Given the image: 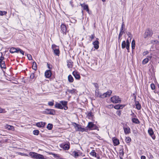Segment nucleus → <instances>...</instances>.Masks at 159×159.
<instances>
[{
  "label": "nucleus",
  "instance_id": "f257e3e1",
  "mask_svg": "<svg viewBox=\"0 0 159 159\" xmlns=\"http://www.w3.org/2000/svg\"><path fill=\"white\" fill-rule=\"evenodd\" d=\"M73 125L76 131L83 132L84 131L86 132L88 130L87 127H85V128H82L81 127V125L77 124L75 123H73Z\"/></svg>",
  "mask_w": 159,
  "mask_h": 159
},
{
  "label": "nucleus",
  "instance_id": "f03ea898",
  "mask_svg": "<svg viewBox=\"0 0 159 159\" xmlns=\"http://www.w3.org/2000/svg\"><path fill=\"white\" fill-rule=\"evenodd\" d=\"M52 48L53 50L54 54L56 56H59L60 54L59 47L54 44L52 45Z\"/></svg>",
  "mask_w": 159,
  "mask_h": 159
},
{
  "label": "nucleus",
  "instance_id": "7ed1b4c3",
  "mask_svg": "<svg viewBox=\"0 0 159 159\" xmlns=\"http://www.w3.org/2000/svg\"><path fill=\"white\" fill-rule=\"evenodd\" d=\"M43 113L45 114L53 115L55 114L56 112L54 109H46L43 111Z\"/></svg>",
  "mask_w": 159,
  "mask_h": 159
},
{
  "label": "nucleus",
  "instance_id": "20e7f679",
  "mask_svg": "<svg viewBox=\"0 0 159 159\" xmlns=\"http://www.w3.org/2000/svg\"><path fill=\"white\" fill-rule=\"evenodd\" d=\"M153 34V32L152 30L150 29H148L145 31L143 35V37L146 39L148 37H151Z\"/></svg>",
  "mask_w": 159,
  "mask_h": 159
},
{
  "label": "nucleus",
  "instance_id": "39448f33",
  "mask_svg": "<svg viewBox=\"0 0 159 159\" xmlns=\"http://www.w3.org/2000/svg\"><path fill=\"white\" fill-rule=\"evenodd\" d=\"M86 127H87V129L89 130L97 129L98 128L92 122H89Z\"/></svg>",
  "mask_w": 159,
  "mask_h": 159
},
{
  "label": "nucleus",
  "instance_id": "423d86ee",
  "mask_svg": "<svg viewBox=\"0 0 159 159\" xmlns=\"http://www.w3.org/2000/svg\"><path fill=\"white\" fill-rule=\"evenodd\" d=\"M111 101L113 103H120L121 100L119 96H114L111 98Z\"/></svg>",
  "mask_w": 159,
  "mask_h": 159
},
{
  "label": "nucleus",
  "instance_id": "0eeeda50",
  "mask_svg": "<svg viewBox=\"0 0 159 159\" xmlns=\"http://www.w3.org/2000/svg\"><path fill=\"white\" fill-rule=\"evenodd\" d=\"M60 147L65 150H68L70 148V144L69 142L67 143H63L60 145Z\"/></svg>",
  "mask_w": 159,
  "mask_h": 159
},
{
  "label": "nucleus",
  "instance_id": "6e6552de",
  "mask_svg": "<svg viewBox=\"0 0 159 159\" xmlns=\"http://www.w3.org/2000/svg\"><path fill=\"white\" fill-rule=\"evenodd\" d=\"M148 133L149 135L152 138V139L154 140L156 139V136L154 134V132L152 128H149L148 130Z\"/></svg>",
  "mask_w": 159,
  "mask_h": 159
},
{
  "label": "nucleus",
  "instance_id": "1a4fd4ad",
  "mask_svg": "<svg viewBox=\"0 0 159 159\" xmlns=\"http://www.w3.org/2000/svg\"><path fill=\"white\" fill-rule=\"evenodd\" d=\"M60 102L61 103L62 105L63 109L64 110H66L68 109V107L67 106L68 102L66 101H61Z\"/></svg>",
  "mask_w": 159,
  "mask_h": 159
},
{
  "label": "nucleus",
  "instance_id": "9d476101",
  "mask_svg": "<svg viewBox=\"0 0 159 159\" xmlns=\"http://www.w3.org/2000/svg\"><path fill=\"white\" fill-rule=\"evenodd\" d=\"M61 31L63 34H66L67 33V30L66 27L64 24H62L61 26Z\"/></svg>",
  "mask_w": 159,
  "mask_h": 159
},
{
  "label": "nucleus",
  "instance_id": "9b49d317",
  "mask_svg": "<svg viewBox=\"0 0 159 159\" xmlns=\"http://www.w3.org/2000/svg\"><path fill=\"white\" fill-rule=\"evenodd\" d=\"M72 75L74 76L76 80H80V73L77 71H74L72 72Z\"/></svg>",
  "mask_w": 159,
  "mask_h": 159
},
{
  "label": "nucleus",
  "instance_id": "f8f14e48",
  "mask_svg": "<svg viewBox=\"0 0 159 159\" xmlns=\"http://www.w3.org/2000/svg\"><path fill=\"white\" fill-rule=\"evenodd\" d=\"M112 93L111 90L107 91V92L105 93L102 94V98H104L108 97H109Z\"/></svg>",
  "mask_w": 159,
  "mask_h": 159
},
{
  "label": "nucleus",
  "instance_id": "ddd939ff",
  "mask_svg": "<svg viewBox=\"0 0 159 159\" xmlns=\"http://www.w3.org/2000/svg\"><path fill=\"white\" fill-rule=\"evenodd\" d=\"M52 75V72L50 70H47L45 73V75L46 78H49Z\"/></svg>",
  "mask_w": 159,
  "mask_h": 159
},
{
  "label": "nucleus",
  "instance_id": "4468645a",
  "mask_svg": "<svg viewBox=\"0 0 159 159\" xmlns=\"http://www.w3.org/2000/svg\"><path fill=\"white\" fill-rule=\"evenodd\" d=\"M46 124V123L43 122H40L37 123L36 125L39 128L44 127Z\"/></svg>",
  "mask_w": 159,
  "mask_h": 159
},
{
  "label": "nucleus",
  "instance_id": "2eb2a0df",
  "mask_svg": "<svg viewBox=\"0 0 159 159\" xmlns=\"http://www.w3.org/2000/svg\"><path fill=\"white\" fill-rule=\"evenodd\" d=\"M112 140L114 146H116L120 144L119 140L118 139L113 138Z\"/></svg>",
  "mask_w": 159,
  "mask_h": 159
},
{
  "label": "nucleus",
  "instance_id": "dca6fc26",
  "mask_svg": "<svg viewBox=\"0 0 159 159\" xmlns=\"http://www.w3.org/2000/svg\"><path fill=\"white\" fill-rule=\"evenodd\" d=\"M80 5L83 8L84 10L89 12V7L87 5L85 4V3H83V4H80Z\"/></svg>",
  "mask_w": 159,
  "mask_h": 159
},
{
  "label": "nucleus",
  "instance_id": "f3484780",
  "mask_svg": "<svg viewBox=\"0 0 159 159\" xmlns=\"http://www.w3.org/2000/svg\"><path fill=\"white\" fill-rule=\"evenodd\" d=\"M55 108L60 109H63V108L62 107V106L61 105V103H58L57 102H56L55 105Z\"/></svg>",
  "mask_w": 159,
  "mask_h": 159
},
{
  "label": "nucleus",
  "instance_id": "a211bd4d",
  "mask_svg": "<svg viewBox=\"0 0 159 159\" xmlns=\"http://www.w3.org/2000/svg\"><path fill=\"white\" fill-rule=\"evenodd\" d=\"M99 42L98 40L95 41L93 43V44L94 45V47L95 49H97L99 48Z\"/></svg>",
  "mask_w": 159,
  "mask_h": 159
},
{
  "label": "nucleus",
  "instance_id": "6ab92c4d",
  "mask_svg": "<svg viewBox=\"0 0 159 159\" xmlns=\"http://www.w3.org/2000/svg\"><path fill=\"white\" fill-rule=\"evenodd\" d=\"M124 132L125 134H128L130 133V129L129 127H123Z\"/></svg>",
  "mask_w": 159,
  "mask_h": 159
},
{
  "label": "nucleus",
  "instance_id": "aec40b11",
  "mask_svg": "<svg viewBox=\"0 0 159 159\" xmlns=\"http://www.w3.org/2000/svg\"><path fill=\"white\" fill-rule=\"evenodd\" d=\"M95 95L98 97H99L100 98H102V94L99 91V90H96L95 91Z\"/></svg>",
  "mask_w": 159,
  "mask_h": 159
},
{
  "label": "nucleus",
  "instance_id": "412c9836",
  "mask_svg": "<svg viewBox=\"0 0 159 159\" xmlns=\"http://www.w3.org/2000/svg\"><path fill=\"white\" fill-rule=\"evenodd\" d=\"M35 159H44V158L43 155H42L36 153L35 155Z\"/></svg>",
  "mask_w": 159,
  "mask_h": 159
},
{
  "label": "nucleus",
  "instance_id": "4be33fe9",
  "mask_svg": "<svg viewBox=\"0 0 159 159\" xmlns=\"http://www.w3.org/2000/svg\"><path fill=\"white\" fill-rule=\"evenodd\" d=\"M135 105L136 106V108L138 110H140L141 109V105L138 101H135Z\"/></svg>",
  "mask_w": 159,
  "mask_h": 159
},
{
  "label": "nucleus",
  "instance_id": "5701e85b",
  "mask_svg": "<svg viewBox=\"0 0 159 159\" xmlns=\"http://www.w3.org/2000/svg\"><path fill=\"white\" fill-rule=\"evenodd\" d=\"M5 129H8L10 130H14V127L12 125H6L5 126Z\"/></svg>",
  "mask_w": 159,
  "mask_h": 159
},
{
  "label": "nucleus",
  "instance_id": "b1692460",
  "mask_svg": "<svg viewBox=\"0 0 159 159\" xmlns=\"http://www.w3.org/2000/svg\"><path fill=\"white\" fill-rule=\"evenodd\" d=\"M67 66L69 68H71L73 66V62L71 60H70L67 61Z\"/></svg>",
  "mask_w": 159,
  "mask_h": 159
},
{
  "label": "nucleus",
  "instance_id": "393cba45",
  "mask_svg": "<svg viewBox=\"0 0 159 159\" xmlns=\"http://www.w3.org/2000/svg\"><path fill=\"white\" fill-rule=\"evenodd\" d=\"M131 120L132 122L136 124H139L140 123L139 121L136 117L132 118Z\"/></svg>",
  "mask_w": 159,
  "mask_h": 159
},
{
  "label": "nucleus",
  "instance_id": "a878e982",
  "mask_svg": "<svg viewBox=\"0 0 159 159\" xmlns=\"http://www.w3.org/2000/svg\"><path fill=\"white\" fill-rule=\"evenodd\" d=\"M36 152H30L29 154V156L31 158L35 159Z\"/></svg>",
  "mask_w": 159,
  "mask_h": 159
},
{
  "label": "nucleus",
  "instance_id": "bb28decb",
  "mask_svg": "<svg viewBox=\"0 0 159 159\" xmlns=\"http://www.w3.org/2000/svg\"><path fill=\"white\" fill-rule=\"evenodd\" d=\"M68 79L69 82L70 83H72L74 81V78L71 75H69L68 77Z\"/></svg>",
  "mask_w": 159,
  "mask_h": 159
},
{
  "label": "nucleus",
  "instance_id": "cd10ccee",
  "mask_svg": "<svg viewBox=\"0 0 159 159\" xmlns=\"http://www.w3.org/2000/svg\"><path fill=\"white\" fill-rule=\"evenodd\" d=\"M125 25L124 24V22H123L122 24L121 28L120 29V33H124V28Z\"/></svg>",
  "mask_w": 159,
  "mask_h": 159
},
{
  "label": "nucleus",
  "instance_id": "c85d7f7f",
  "mask_svg": "<svg viewBox=\"0 0 159 159\" xmlns=\"http://www.w3.org/2000/svg\"><path fill=\"white\" fill-rule=\"evenodd\" d=\"M124 154L123 149H120L119 150V157H123Z\"/></svg>",
  "mask_w": 159,
  "mask_h": 159
},
{
  "label": "nucleus",
  "instance_id": "c756f323",
  "mask_svg": "<svg viewBox=\"0 0 159 159\" xmlns=\"http://www.w3.org/2000/svg\"><path fill=\"white\" fill-rule=\"evenodd\" d=\"M32 69L35 71L37 69V64L35 62H33V65L32 66Z\"/></svg>",
  "mask_w": 159,
  "mask_h": 159
},
{
  "label": "nucleus",
  "instance_id": "7c9ffc66",
  "mask_svg": "<svg viewBox=\"0 0 159 159\" xmlns=\"http://www.w3.org/2000/svg\"><path fill=\"white\" fill-rule=\"evenodd\" d=\"M135 41L133 39L131 42V48L132 51L135 48Z\"/></svg>",
  "mask_w": 159,
  "mask_h": 159
},
{
  "label": "nucleus",
  "instance_id": "2f4dec72",
  "mask_svg": "<svg viewBox=\"0 0 159 159\" xmlns=\"http://www.w3.org/2000/svg\"><path fill=\"white\" fill-rule=\"evenodd\" d=\"M17 51V50L16 49V48H11L10 49V52L11 53H14V52H16V51Z\"/></svg>",
  "mask_w": 159,
  "mask_h": 159
},
{
  "label": "nucleus",
  "instance_id": "473e14b6",
  "mask_svg": "<svg viewBox=\"0 0 159 159\" xmlns=\"http://www.w3.org/2000/svg\"><path fill=\"white\" fill-rule=\"evenodd\" d=\"M72 154L75 157L79 156L78 152L75 151L72 152Z\"/></svg>",
  "mask_w": 159,
  "mask_h": 159
},
{
  "label": "nucleus",
  "instance_id": "72a5a7b5",
  "mask_svg": "<svg viewBox=\"0 0 159 159\" xmlns=\"http://www.w3.org/2000/svg\"><path fill=\"white\" fill-rule=\"evenodd\" d=\"M53 127V125L52 124L49 123L47 127V128L48 129V130H51Z\"/></svg>",
  "mask_w": 159,
  "mask_h": 159
},
{
  "label": "nucleus",
  "instance_id": "f704fd0d",
  "mask_svg": "<svg viewBox=\"0 0 159 159\" xmlns=\"http://www.w3.org/2000/svg\"><path fill=\"white\" fill-rule=\"evenodd\" d=\"M126 44L125 42V41H123L122 43L121 44V48L122 49H124L126 47Z\"/></svg>",
  "mask_w": 159,
  "mask_h": 159
},
{
  "label": "nucleus",
  "instance_id": "c9c22d12",
  "mask_svg": "<svg viewBox=\"0 0 159 159\" xmlns=\"http://www.w3.org/2000/svg\"><path fill=\"white\" fill-rule=\"evenodd\" d=\"M149 60V59L148 58L144 59L142 61V64H145L147 63L148 62Z\"/></svg>",
  "mask_w": 159,
  "mask_h": 159
},
{
  "label": "nucleus",
  "instance_id": "e433bc0d",
  "mask_svg": "<svg viewBox=\"0 0 159 159\" xmlns=\"http://www.w3.org/2000/svg\"><path fill=\"white\" fill-rule=\"evenodd\" d=\"M39 130H34L33 131V134L34 135H37L39 134Z\"/></svg>",
  "mask_w": 159,
  "mask_h": 159
},
{
  "label": "nucleus",
  "instance_id": "4c0bfd02",
  "mask_svg": "<svg viewBox=\"0 0 159 159\" xmlns=\"http://www.w3.org/2000/svg\"><path fill=\"white\" fill-rule=\"evenodd\" d=\"M90 154L92 156H93L96 157V153L95 152V151L93 150L90 153Z\"/></svg>",
  "mask_w": 159,
  "mask_h": 159
},
{
  "label": "nucleus",
  "instance_id": "58836bf2",
  "mask_svg": "<svg viewBox=\"0 0 159 159\" xmlns=\"http://www.w3.org/2000/svg\"><path fill=\"white\" fill-rule=\"evenodd\" d=\"M123 33H120L119 35V38L118 39V42L120 43L121 41V37Z\"/></svg>",
  "mask_w": 159,
  "mask_h": 159
},
{
  "label": "nucleus",
  "instance_id": "ea45409f",
  "mask_svg": "<svg viewBox=\"0 0 159 159\" xmlns=\"http://www.w3.org/2000/svg\"><path fill=\"white\" fill-rule=\"evenodd\" d=\"M125 141L127 143H129L131 141V139L129 137H127L126 138Z\"/></svg>",
  "mask_w": 159,
  "mask_h": 159
},
{
  "label": "nucleus",
  "instance_id": "a19ab883",
  "mask_svg": "<svg viewBox=\"0 0 159 159\" xmlns=\"http://www.w3.org/2000/svg\"><path fill=\"white\" fill-rule=\"evenodd\" d=\"M96 88V90H98L99 89L98 84L97 83H92Z\"/></svg>",
  "mask_w": 159,
  "mask_h": 159
},
{
  "label": "nucleus",
  "instance_id": "79ce46f5",
  "mask_svg": "<svg viewBox=\"0 0 159 159\" xmlns=\"http://www.w3.org/2000/svg\"><path fill=\"white\" fill-rule=\"evenodd\" d=\"M7 12L5 11H0V15L1 16H3L4 15H6L7 14Z\"/></svg>",
  "mask_w": 159,
  "mask_h": 159
},
{
  "label": "nucleus",
  "instance_id": "37998d69",
  "mask_svg": "<svg viewBox=\"0 0 159 159\" xmlns=\"http://www.w3.org/2000/svg\"><path fill=\"white\" fill-rule=\"evenodd\" d=\"M87 116L89 117H90L91 118H93V115L92 114V113L91 112H89L88 114H87Z\"/></svg>",
  "mask_w": 159,
  "mask_h": 159
},
{
  "label": "nucleus",
  "instance_id": "c03bdc74",
  "mask_svg": "<svg viewBox=\"0 0 159 159\" xmlns=\"http://www.w3.org/2000/svg\"><path fill=\"white\" fill-rule=\"evenodd\" d=\"M34 73H31L30 75V78L32 79H33L34 78Z\"/></svg>",
  "mask_w": 159,
  "mask_h": 159
},
{
  "label": "nucleus",
  "instance_id": "a18cd8bd",
  "mask_svg": "<svg viewBox=\"0 0 159 159\" xmlns=\"http://www.w3.org/2000/svg\"><path fill=\"white\" fill-rule=\"evenodd\" d=\"M54 101L53 100L52 101L49 102H48V105L49 106H52L54 105Z\"/></svg>",
  "mask_w": 159,
  "mask_h": 159
},
{
  "label": "nucleus",
  "instance_id": "49530a36",
  "mask_svg": "<svg viewBox=\"0 0 159 159\" xmlns=\"http://www.w3.org/2000/svg\"><path fill=\"white\" fill-rule=\"evenodd\" d=\"M67 91L68 92H69V93H74L75 92V90L74 89H71V90L68 89L67 90Z\"/></svg>",
  "mask_w": 159,
  "mask_h": 159
},
{
  "label": "nucleus",
  "instance_id": "de8ad7c7",
  "mask_svg": "<svg viewBox=\"0 0 159 159\" xmlns=\"http://www.w3.org/2000/svg\"><path fill=\"white\" fill-rule=\"evenodd\" d=\"M131 113L130 114V116H132V118L137 117V116L132 111H131Z\"/></svg>",
  "mask_w": 159,
  "mask_h": 159
},
{
  "label": "nucleus",
  "instance_id": "09e8293b",
  "mask_svg": "<svg viewBox=\"0 0 159 159\" xmlns=\"http://www.w3.org/2000/svg\"><path fill=\"white\" fill-rule=\"evenodd\" d=\"M27 57H28V59L30 60H31L32 59V58L31 56V55L30 54H27Z\"/></svg>",
  "mask_w": 159,
  "mask_h": 159
},
{
  "label": "nucleus",
  "instance_id": "8fccbe9b",
  "mask_svg": "<svg viewBox=\"0 0 159 159\" xmlns=\"http://www.w3.org/2000/svg\"><path fill=\"white\" fill-rule=\"evenodd\" d=\"M4 59V57L2 56H2L0 57V63H2V61H3V60Z\"/></svg>",
  "mask_w": 159,
  "mask_h": 159
},
{
  "label": "nucleus",
  "instance_id": "3c124183",
  "mask_svg": "<svg viewBox=\"0 0 159 159\" xmlns=\"http://www.w3.org/2000/svg\"><path fill=\"white\" fill-rule=\"evenodd\" d=\"M0 66L2 69H6V68L5 64H1Z\"/></svg>",
  "mask_w": 159,
  "mask_h": 159
},
{
  "label": "nucleus",
  "instance_id": "603ef678",
  "mask_svg": "<svg viewBox=\"0 0 159 159\" xmlns=\"http://www.w3.org/2000/svg\"><path fill=\"white\" fill-rule=\"evenodd\" d=\"M151 87L152 90H154L155 89V86L154 84H151Z\"/></svg>",
  "mask_w": 159,
  "mask_h": 159
},
{
  "label": "nucleus",
  "instance_id": "864d4df0",
  "mask_svg": "<svg viewBox=\"0 0 159 159\" xmlns=\"http://www.w3.org/2000/svg\"><path fill=\"white\" fill-rule=\"evenodd\" d=\"M114 108L116 109H120V107L119 106V105H117L114 106Z\"/></svg>",
  "mask_w": 159,
  "mask_h": 159
},
{
  "label": "nucleus",
  "instance_id": "5fc2aeb1",
  "mask_svg": "<svg viewBox=\"0 0 159 159\" xmlns=\"http://www.w3.org/2000/svg\"><path fill=\"white\" fill-rule=\"evenodd\" d=\"M5 111L4 109L0 107V113H4L5 112Z\"/></svg>",
  "mask_w": 159,
  "mask_h": 159
},
{
  "label": "nucleus",
  "instance_id": "6e6d98bb",
  "mask_svg": "<svg viewBox=\"0 0 159 159\" xmlns=\"http://www.w3.org/2000/svg\"><path fill=\"white\" fill-rule=\"evenodd\" d=\"M70 4L71 6L72 7H74V4H73V2L72 0H71L70 2Z\"/></svg>",
  "mask_w": 159,
  "mask_h": 159
},
{
  "label": "nucleus",
  "instance_id": "4d7b16f0",
  "mask_svg": "<svg viewBox=\"0 0 159 159\" xmlns=\"http://www.w3.org/2000/svg\"><path fill=\"white\" fill-rule=\"evenodd\" d=\"M127 35H128L129 38H130V39H131L132 38V35H131V33L129 32L127 33Z\"/></svg>",
  "mask_w": 159,
  "mask_h": 159
},
{
  "label": "nucleus",
  "instance_id": "13d9d810",
  "mask_svg": "<svg viewBox=\"0 0 159 159\" xmlns=\"http://www.w3.org/2000/svg\"><path fill=\"white\" fill-rule=\"evenodd\" d=\"M116 113L119 116H120L121 115V112L120 111H117L116 112Z\"/></svg>",
  "mask_w": 159,
  "mask_h": 159
},
{
  "label": "nucleus",
  "instance_id": "bf43d9fd",
  "mask_svg": "<svg viewBox=\"0 0 159 159\" xmlns=\"http://www.w3.org/2000/svg\"><path fill=\"white\" fill-rule=\"evenodd\" d=\"M148 53H149V52H148V51H146L144 52L143 53V56L146 55L148 54Z\"/></svg>",
  "mask_w": 159,
  "mask_h": 159
},
{
  "label": "nucleus",
  "instance_id": "052dcab7",
  "mask_svg": "<svg viewBox=\"0 0 159 159\" xmlns=\"http://www.w3.org/2000/svg\"><path fill=\"white\" fill-rule=\"evenodd\" d=\"M94 37H95L94 34H92L90 36V38L91 39V40H92V39H94Z\"/></svg>",
  "mask_w": 159,
  "mask_h": 159
},
{
  "label": "nucleus",
  "instance_id": "680f3d73",
  "mask_svg": "<svg viewBox=\"0 0 159 159\" xmlns=\"http://www.w3.org/2000/svg\"><path fill=\"white\" fill-rule=\"evenodd\" d=\"M21 54L23 56L24 55V52L21 49L19 50Z\"/></svg>",
  "mask_w": 159,
  "mask_h": 159
},
{
  "label": "nucleus",
  "instance_id": "e2e57ef3",
  "mask_svg": "<svg viewBox=\"0 0 159 159\" xmlns=\"http://www.w3.org/2000/svg\"><path fill=\"white\" fill-rule=\"evenodd\" d=\"M126 48L128 50V52H129V44H126Z\"/></svg>",
  "mask_w": 159,
  "mask_h": 159
},
{
  "label": "nucleus",
  "instance_id": "0e129e2a",
  "mask_svg": "<svg viewBox=\"0 0 159 159\" xmlns=\"http://www.w3.org/2000/svg\"><path fill=\"white\" fill-rule=\"evenodd\" d=\"M20 155L22 156H29V155H28L27 154H26L24 153H21Z\"/></svg>",
  "mask_w": 159,
  "mask_h": 159
},
{
  "label": "nucleus",
  "instance_id": "69168bd1",
  "mask_svg": "<svg viewBox=\"0 0 159 159\" xmlns=\"http://www.w3.org/2000/svg\"><path fill=\"white\" fill-rule=\"evenodd\" d=\"M54 157H55L59 158V155L56 154H54Z\"/></svg>",
  "mask_w": 159,
  "mask_h": 159
},
{
  "label": "nucleus",
  "instance_id": "338daca9",
  "mask_svg": "<svg viewBox=\"0 0 159 159\" xmlns=\"http://www.w3.org/2000/svg\"><path fill=\"white\" fill-rule=\"evenodd\" d=\"M151 43H157L158 42V41L157 40H152L151 41Z\"/></svg>",
  "mask_w": 159,
  "mask_h": 159
},
{
  "label": "nucleus",
  "instance_id": "774afa93",
  "mask_svg": "<svg viewBox=\"0 0 159 159\" xmlns=\"http://www.w3.org/2000/svg\"><path fill=\"white\" fill-rule=\"evenodd\" d=\"M146 158L144 156H142L141 157V159H146Z\"/></svg>",
  "mask_w": 159,
  "mask_h": 159
}]
</instances>
